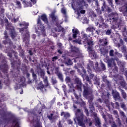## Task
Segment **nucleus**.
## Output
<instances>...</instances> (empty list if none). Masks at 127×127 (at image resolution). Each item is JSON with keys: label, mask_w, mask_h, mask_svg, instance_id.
<instances>
[{"label": "nucleus", "mask_w": 127, "mask_h": 127, "mask_svg": "<svg viewBox=\"0 0 127 127\" xmlns=\"http://www.w3.org/2000/svg\"><path fill=\"white\" fill-rule=\"evenodd\" d=\"M75 119L77 124L80 127H86V124L88 123V118L84 116V114L80 109H77L75 112Z\"/></svg>", "instance_id": "f257e3e1"}, {"label": "nucleus", "mask_w": 127, "mask_h": 127, "mask_svg": "<svg viewBox=\"0 0 127 127\" xmlns=\"http://www.w3.org/2000/svg\"><path fill=\"white\" fill-rule=\"evenodd\" d=\"M50 17L51 18V21H50V24L51 25H56L58 26V28L60 29L59 31H62L64 28L59 25V19H58V16L55 15V12H52L50 15Z\"/></svg>", "instance_id": "f03ea898"}, {"label": "nucleus", "mask_w": 127, "mask_h": 127, "mask_svg": "<svg viewBox=\"0 0 127 127\" xmlns=\"http://www.w3.org/2000/svg\"><path fill=\"white\" fill-rule=\"evenodd\" d=\"M81 37H78L76 39V40H74L72 41V42H75V43H78V44H82V39H83L84 41H83V42H85V41H87L88 40V34L83 33L82 34Z\"/></svg>", "instance_id": "7ed1b4c3"}, {"label": "nucleus", "mask_w": 127, "mask_h": 127, "mask_svg": "<svg viewBox=\"0 0 127 127\" xmlns=\"http://www.w3.org/2000/svg\"><path fill=\"white\" fill-rule=\"evenodd\" d=\"M74 84H76V87L78 91L82 92V87L84 86V84L82 83V80L78 77H76L74 79Z\"/></svg>", "instance_id": "20e7f679"}, {"label": "nucleus", "mask_w": 127, "mask_h": 127, "mask_svg": "<svg viewBox=\"0 0 127 127\" xmlns=\"http://www.w3.org/2000/svg\"><path fill=\"white\" fill-rule=\"evenodd\" d=\"M86 86L85 85H83V95L84 97H88L92 94V90L90 89V87H88V83H86Z\"/></svg>", "instance_id": "39448f33"}, {"label": "nucleus", "mask_w": 127, "mask_h": 127, "mask_svg": "<svg viewBox=\"0 0 127 127\" xmlns=\"http://www.w3.org/2000/svg\"><path fill=\"white\" fill-rule=\"evenodd\" d=\"M29 115L32 116L33 120H34V117H36V118H38L39 117L40 118L42 117V114H41V111H38L36 109H34L32 111H31L28 112Z\"/></svg>", "instance_id": "423d86ee"}, {"label": "nucleus", "mask_w": 127, "mask_h": 127, "mask_svg": "<svg viewBox=\"0 0 127 127\" xmlns=\"http://www.w3.org/2000/svg\"><path fill=\"white\" fill-rule=\"evenodd\" d=\"M7 30H8L12 39H15V37L17 36V32L15 31L14 27H10V28L8 29Z\"/></svg>", "instance_id": "0eeeda50"}, {"label": "nucleus", "mask_w": 127, "mask_h": 127, "mask_svg": "<svg viewBox=\"0 0 127 127\" xmlns=\"http://www.w3.org/2000/svg\"><path fill=\"white\" fill-rule=\"evenodd\" d=\"M109 17L110 20H113V22H117L119 19V14L116 12H111Z\"/></svg>", "instance_id": "6e6552de"}, {"label": "nucleus", "mask_w": 127, "mask_h": 127, "mask_svg": "<svg viewBox=\"0 0 127 127\" xmlns=\"http://www.w3.org/2000/svg\"><path fill=\"white\" fill-rule=\"evenodd\" d=\"M115 122L114 121L113 124H112L111 127H121L122 126V123L121 122V119H120V117H116Z\"/></svg>", "instance_id": "1a4fd4ad"}, {"label": "nucleus", "mask_w": 127, "mask_h": 127, "mask_svg": "<svg viewBox=\"0 0 127 127\" xmlns=\"http://www.w3.org/2000/svg\"><path fill=\"white\" fill-rule=\"evenodd\" d=\"M80 105L81 108L84 109V113H85V115H86L87 117H89L90 116V113H89V110H88V109H87V107H86V103L84 101H82V102L80 103Z\"/></svg>", "instance_id": "9d476101"}, {"label": "nucleus", "mask_w": 127, "mask_h": 127, "mask_svg": "<svg viewBox=\"0 0 127 127\" xmlns=\"http://www.w3.org/2000/svg\"><path fill=\"white\" fill-rule=\"evenodd\" d=\"M112 96L116 101H120L121 100V96L120 95V93L117 91L112 90Z\"/></svg>", "instance_id": "9b49d317"}, {"label": "nucleus", "mask_w": 127, "mask_h": 127, "mask_svg": "<svg viewBox=\"0 0 127 127\" xmlns=\"http://www.w3.org/2000/svg\"><path fill=\"white\" fill-rule=\"evenodd\" d=\"M37 24H39V25H38V29L41 30V32H44V31H45V27L44 26H43V25H42L40 18L38 19Z\"/></svg>", "instance_id": "f8f14e48"}, {"label": "nucleus", "mask_w": 127, "mask_h": 127, "mask_svg": "<svg viewBox=\"0 0 127 127\" xmlns=\"http://www.w3.org/2000/svg\"><path fill=\"white\" fill-rule=\"evenodd\" d=\"M70 52L72 56H76L77 53L79 52V49H78V48H76L75 46H71Z\"/></svg>", "instance_id": "ddd939ff"}, {"label": "nucleus", "mask_w": 127, "mask_h": 127, "mask_svg": "<svg viewBox=\"0 0 127 127\" xmlns=\"http://www.w3.org/2000/svg\"><path fill=\"white\" fill-rule=\"evenodd\" d=\"M29 38H30V35L29 32H27L24 35V37L23 38V42H25V44L29 43Z\"/></svg>", "instance_id": "4468645a"}, {"label": "nucleus", "mask_w": 127, "mask_h": 127, "mask_svg": "<svg viewBox=\"0 0 127 127\" xmlns=\"http://www.w3.org/2000/svg\"><path fill=\"white\" fill-rule=\"evenodd\" d=\"M18 62L19 63H17V62L15 60L11 62V67H12L13 68H18V67H19L20 65L21 64L20 63V60H18Z\"/></svg>", "instance_id": "2eb2a0df"}, {"label": "nucleus", "mask_w": 127, "mask_h": 127, "mask_svg": "<svg viewBox=\"0 0 127 127\" xmlns=\"http://www.w3.org/2000/svg\"><path fill=\"white\" fill-rule=\"evenodd\" d=\"M99 42L102 46H106V45H108V40H107V39H101L99 38L98 39Z\"/></svg>", "instance_id": "dca6fc26"}, {"label": "nucleus", "mask_w": 127, "mask_h": 127, "mask_svg": "<svg viewBox=\"0 0 127 127\" xmlns=\"http://www.w3.org/2000/svg\"><path fill=\"white\" fill-rule=\"evenodd\" d=\"M107 123H109L110 124L111 127L114 123V118H113V116L110 114L107 115Z\"/></svg>", "instance_id": "f3484780"}, {"label": "nucleus", "mask_w": 127, "mask_h": 127, "mask_svg": "<svg viewBox=\"0 0 127 127\" xmlns=\"http://www.w3.org/2000/svg\"><path fill=\"white\" fill-rule=\"evenodd\" d=\"M41 18L46 24H47V25H49V22H48V19L47 18V16L46 14H43L41 16Z\"/></svg>", "instance_id": "a211bd4d"}, {"label": "nucleus", "mask_w": 127, "mask_h": 127, "mask_svg": "<svg viewBox=\"0 0 127 127\" xmlns=\"http://www.w3.org/2000/svg\"><path fill=\"white\" fill-rule=\"evenodd\" d=\"M4 21L5 22V29H6V30H7V29H9L10 27H13L12 26H11V25H10V24H9V22H8V20L7 19V18H5L4 19Z\"/></svg>", "instance_id": "6ab92c4d"}, {"label": "nucleus", "mask_w": 127, "mask_h": 127, "mask_svg": "<svg viewBox=\"0 0 127 127\" xmlns=\"http://www.w3.org/2000/svg\"><path fill=\"white\" fill-rule=\"evenodd\" d=\"M72 33L73 38H77V35H79V34H80V31H79L77 29H73Z\"/></svg>", "instance_id": "aec40b11"}, {"label": "nucleus", "mask_w": 127, "mask_h": 127, "mask_svg": "<svg viewBox=\"0 0 127 127\" xmlns=\"http://www.w3.org/2000/svg\"><path fill=\"white\" fill-rule=\"evenodd\" d=\"M44 87L45 85L43 84L42 81H40L39 83L38 84V87H37V89L42 90V93H44L43 91V89H44Z\"/></svg>", "instance_id": "412c9836"}, {"label": "nucleus", "mask_w": 127, "mask_h": 127, "mask_svg": "<svg viewBox=\"0 0 127 127\" xmlns=\"http://www.w3.org/2000/svg\"><path fill=\"white\" fill-rule=\"evenodd\" d=\"M121 10L124 16H127V3H125V5L122 6Z\"/></svg>", "instance_id": "4be33fe9"}, {"label": "nucleus", "mask_w": 127, "mask_h": 127, "mask_svg": "<svg viewBox=\"0 0 127 127\" xmlns=\"http://www.w3.org/2000/svg\"><path fill=\"white\" fill-rule=\"evenodd\" d=\"M30 73H32V76L34 81H37V75L35 74L34 72V69L33 68H31L30 70Z\"/></svg>", "instance_id": "5701e85b"}, {"label": "nucleus", "mask_w": 127, "mask_h": 127, "mask_svg": "<svg viewBox=\"0 0 127 127\" xmlns=\"http://www.w3.org/2000/svg\"><path fill=\"white\" fill-rule=\"evenodd\" d=\"M19 56H20V57H22V59H23L24 60H26V57H25L24 51H23V50H19Z\"/></svg>", "instance_id": "b1692460"}, {"label": "nucleus", "mask_w": 127, "mask_h": 127, "mask_svg": "<svg viewBox=\"0 0 127 127\" xmlns=\"http://www.w3.org/2000/svg\"><path fill=\"white\" fill-rule=\"evenodd\" d=\"M111 106L113 109L120 110V104H119V102H115V103L111 102Z\"/></svg>", "instance_id": "393cba45"}, {"label": "nucleus", "mask_w": 127, "mask_h": 127, "mask_svg": "<svg viewBox=\"0 0 127 127\" xmlns=\"http://www.w3.org/2000/svg\"><path fill=\"white\" fill-rule=\"evenodd\" d=\"M22 3L23 5H24V6H25L26 7H28V6L31 7V6H32V3L30 1L24 0L23 1Z\"/></svg>", "instance_id": "a878e982"}, {"label": "nucleus", "mask_w": 127, "mask_h": 127, "mask_svg": "<svg viewBox=\"0 0 127 127\" xmlns=\"http://www.w3.org/2000/svg\"><path fill=\"white\" fill-rule=\"evenodd\" d=\"M61 117H63L64 118V119H65V120H67V118H70V114L68 112H63L61 113Z\"/></svg>", "instance_id": "bb28decb"}, {"label": "nucleus", "mask_w": 127, "mask_h": 127, "mask_svg": "<svg viewBox=\"0 0 127 127\" xmlns=\"http://www.w3.org/2000/svg\"><path fill=\"white\" fill-rule=\"evenodd\" d=\"M100 51L101 52V54H102V55H103V56H105V55H106V54H107L108 52V50H106V48L104 47H102L100 49Z\"/></svg>", "instance_id": "cd10ccee"}, {"label": "nucleus", "mask_w": 127, "mask_h": 127, "mask_svg": "<svg viewBox=\"0 0 127 127\" xmlns=\"http://www.w3.org/2000/svg\"><path fill=\"white\" fill-rule=\"evenodd\" d=\"M101 120H100V118H99V117L95 118V126L97 127H101Z\"/></svg>", "instance_id": "c85d7f7f"}, {"label": "nucleus", "mask_w": 127, "mask_h": 127, "mask_svg": "<svg viewBox=\"0 0 127 127\" xmlns=\"http://www.w3.org/2000/svg\"><path fill=\"white\" fill-rule=\"evenodd\" d=\"M12 124H15V126L16 127H19V123H18V119L15 117L12 118Z\"/></svg>", "instance_id": "c756f323"}, {"label": "nucleus", "mask_w": 127, "mask_h": 127, "mask_svg": "<svg viewBox=\"0 0 127 127\" xmlns=\"http://www.w3.org/2000/svg\"><path fill=\"white\" fill-rule=\"evenodd\" d=\"M95 27L94 26H89L86 28V31L88 32H91L92 33H94V31L95 30Z\"/></svg>", "instance_id": "7c9ffc66"}, {"label": "nucleus", "mask_w": 127, "mask_h": 127, "mask_svg": "<svg viewBox=\"0 0 127 127\" xmlns=\"http://www.w3.org/2000/svg\"><path fill=\"white\" fill-rule=\"evenodd\" d=\"M89 55L90 57L91 58V59H96L97 58V54H96L95 51L91 52V53L89 52Z\"/></svg>", "instance_id": "2f4dec72"}, {"label": "nucleus", "mask_w": 127, "mask_h": 127, "mask_svg": "<svg viewBox=\"0 0 127 127\" xmlns=\"http://www.w3.org/2000/svg\"><path fill=\"white\" fill-rule=\"evenodd\" d=\"M21 71H22L23 74L25 75V74H26V73L28 72V69H27V66H26V65H24V66H23L21 68Z\"/></svg>", "instance_id": "473e14b6"}, {"label": "nucleus", "mask_w": 127, "mask_h": 127, "mask_svg": "<svg viewBox=\"0 0 127 127\" xmlns=\"http://www.w3.org/2000/svg\"><path fill=\"white\" fill-rule=\"evenodd\" d=\"M65 64L66 65H72L73 64V62H72V61L71 59H69V58H66L65 60Z\"/></svg>", "instance_id": "72a5a7b5"}, {"label": "nucleus", "mask_w": 127, "mask_h": 127, "mask_svg": "<svg viewBox=\"0 0 127 127\" xmlns=\"http://www.w3.org/2000/svg\"><path fill=\"white\" fill-rule=\"evenodd\" d=\"M58 79L61 81L63 82L64 81V79L63 78V74L62 72H60V73L57 74Z\"/></svg>", "instance_id": "f704fd0d"}, {"label": "nucleus", "mask_w": 127, "mask_h": 127, "mask_svg": "<svg viewBox=\"0 0 127 127\" xmlns=\"http://www.w3.org/2000/svg\"><path fill=\"white\" fill-rule=\"evenodd\" d=\"M3 67V72L4 73H7V69H8V65L6 64H4L2 65Z\"/></svg>", "instance_id": "c9c22d12"}, {"label": "nucleus", "mask_w": 127, "mask_h": 127, "mask_svg": "<svg viewBox=\"0 0 127 127\" xmlns=\"http://www.w3.org/2000/svg\"><path fill=\"white\" fill-rule=\"evenodd\" d=\"M38 74L41 76V78H44L45 75L44 70L42 69H40V70L38 71Z\"/></svg>", "instance_id": "e433bc0d"}, {"label": "nucleus", "mask_w": 127, "mask_h": 127, "mask_svg": "<svg viewBox=\"0 0 127 127\" xmlns=\"http://www.w3.org/2000/svg\"><path fill=\"white\" fill-rule=\"evenodd\" d=\"M103 81L105 82V84L107 85L108 87H110L111 86V84H110V81L107 79V76L103 77Z\"/></svg>", "instance_id": "4c0bfd02"}, {"label": "nucleus", "mask_w": 127, "mask_h": 127, "mask_svg": "<svg viewBox=\"0 0 127 127\" xmlns=\"http://www.w3.org/2000/svg\"><path fill=\"white\" fill-rule=\"evenodd\" d=\"M121 92L123 99H124L125 100H127V93H126V92H125V90L121 89Z\"/></svg>", "instance_id": "58836bf2"}, {"label": "nucleus", "mask_w": 127, "mask_h": 127, "mask_svg": "<svg viewBox=\"0 0 127 127\" xmlns=\"http://www.w3.org/2000/svg\"><path fill=\"white\" fill-rule=\"evenodd\" d=\"M125 46L124 45V40H123L122 39H120V43H118L116 45V46L118 48H120L121 46Z\"/></svg>", "instance_id": "ea45409f"}, {"label": "nucleus", "mask_w": 127, "mask_h": 127, "mask_svg": "<svg viewBox=\"0 0 127 127\" xmlns=\"http://www.w3.org/2000/svg\"><path fill=\"white\" fill-rule=\"evenodd\" d=\"M43 82L45 84V87H48L49 86V83H48V78L47 77H46L45 78H44Z\"/></svg>", "instance_id": "a19ab883"}, {"label": "nucleus", "mask_w": 127, "mask_h": 127, "mask_svg": "<svg viewBox=\"0 0 127 127\" xmlns=\"http://www.w3.org/2000/svg\"><path fill=\"white\" fill-rule=\"evenodd\" d=\"M89 109L90 110V112H94L95 111V107H94V103H89Z\"/></svg>", "instance_id": "79ce46f5"}, {"label": "nucleus", "mask_w": 127, "mask_h": 127, "mask_svg": "<svg viewBox=\"0 0 127 127\" xmlns=\"http://www.w3.org/2000/svg\"><path fill=\"white\" fill-rule=\"evenodd\" d=\"M68 92L69 93H75V87H74V86H73V85H71L70 87H69V89L68 90Z\"/></svg>", "instance_id": "37998d69"}, {"label": "nucleus", "mask_w": 127, "mask_h": 127, "mask_svg": "<svg viewBox=\"0 0 127 127\" xmlns=\"http://www.w3.org/2000/svg\"><path fill=\"white\" fill-rule=\"evenodd\" d=\"M60 68H59V67L57 66L55 68V73L56 74V75L61 73L62 72L60 71Z\"/></svg>", "instance_id": "c03bdc74"}, {"label": "nucleus", "mask_w": 127, "mask_h": 127, "mask_svg": "<svg viewBox=\"0 0 127 127\" xmlns=\"http://www.w3.org/2000/svg\"><path fill=\"white\" fill-rule=\"evenodd\" d=\"M121 50H122V53H124V54L127 53V47L126 46H123L121 48Z\"/></svg>", "instance_id": "a18cd8bd"}, {"label": "nucleus", "mask_w": 127, "mask_h": 127, "mask_svg": "<svg viewBox=\"0 0 127 127\" xmlns=\"http://www.w3.org/2000/svg\"><path fill=\"white\" fill-rule=\"evenodd\" d=\"M87 43L88 44V45L89 46H93L94 45V41H93V40H90V39H88L87 40Z\"/></svg>", "instance_id": "49530a36"}, {"label": "nucleus", "mask_w": 127, "mask_h": 127, "mask_svg": "<svg viewBox=\"0 0 127 127\" xmlns=\"http://www.w3.org/2000/svg\"><path fill=\"white\" fill-rule=\"evenodd\" d=\"M100 67L101 68V71H105L106 70V65L103 62L101 63Z\"/></svg>", "instance_id": "de8ad7c7"}, {"label": "nucleus", "mask_w": 127, "mask_h": 127, "mask_svg": "<svg viewBox=\"0 0 127 127\" xmlns=\"http://www.w3.org/2000/svg\"><path fill=\"white\" fill-rule=\"evenodd\" d=\"M51 83L54 86L56 85V84H57V80H56V78H54L53 77H52L51 78Z\"/></svg>", "instance_id": "09e8293b"}, {"label": "nucleus", "mask_w": 127, "mask_h": 127, "mask_svg": "<svg viewBox=\"0 0 127 127\" xmlns=\"http://www.w3.org/2000/svg\"><path fill=\"white\" fill-rule=\"evenodd\" d=\"M120 84L124 88H125V87H126V86H127V83L126 82V81H125V80H122L120 81Z\"/></svg>", "instance_id": "8fccbe9b"}, {"label": "nucleus", "mask_w": 127, "mask_h": 127, "mask_svg": "<svg viewBox=\"0 0 127 127\" xmlns=\"http://www.w3.org/2000/svg\"><path fill=\"white\" fill-rule=\"evenodd\" d=\"M85 80L89 83V85H92V80L90 79L88 75L85 76Z\"/></svg>", "instance_id": "3c124183"}, {"label": "nucleus", "mask_w": 127, "mask_h": 127, "mask_svg": "<svg viewBox=\"0 0 127 127\" xmlns=\"http://www.w3.org/2000/svg\"><path fill=\"white\" fill-rule=\"evenodd\" d=\"M93 46H88L87 47V50L88 51V53L93 52L94 51L93 50Z\"/></svg>", "instance_id": "603ef678"}, {"label": "nucleus", "mask_w": 127, "mask_h": 127, "mask_svg": "<svg viewBox=\"0 0 127 127\" xmlns=\"http://www.w3.org/2000/svg\"><path fill=\"white\" fill-rule=\"evenodd\" d=\"M65 81L66 82V84L70 83L71 82V78H70L69 76H66Z\"/></svg>", "instance_id": "864d4df0"}, {"label": "nucleus", "mask_w": 127, "mask_h": 127, "mask_svg": "<svg viewBox=\"0 0 127 127\" xmlns=\"http://www.w3.org/2000/svg\"><path fill=\"white\" fill-rule=\"evenodd\" d=\"M107 62H108V65L110 66V67H112V63L113 62V59H107Z\"/></svg>", "instance_id": "5fc2aeb1"}, {"label": "nucleus", "mask_w": 127, "mask_h": 127, "mask_svg": "<svg viewBox=\"0 0 127 127\" xmlns=\"http://www.w3.org/2000/svg\"><path fill=\"white\" fill-rule=\"evenodd\" d=\"M54 116V114L53 113H51L50 115H48V118L50 121H52L53 120V116Z\"/></svg>", "instance_id": "6e6d98bb"}, {"label": "nucleus", "mask_w": 127, "mask_h": 127, "mask_svg": "<svg viewBox=\"0 0 127 127\" xmlns=\"http://www.w3.org/2000/svg\"><path fill=\"white\" fill-rule=\"evenodd\" d=\"M4 37L5 40H7V39H8V35H7V32H6V31H4Z\"/></svg>", "instance_id": "4d7b16f0"}, {"label": "nucleus", "mask_w": 127, "mask_h": 127, "mask_svg": "<svg viewBox=\"0 0 127 127\" xmlns=\"http://www.w3.org/2000/svg\"><path fill=\"white\" fill-rule=\"evenodd\" d=\"M62 88L64 94H66V92H67V86L65 85H64L62 86Z\"/></svg>", "instance_id": "13d9d810"}, {"label": "nucleus", "mask_w": 127, "mask_h": 127, "mask_svg": "<svg viewBox=\"0 0 127 127\" xmlns=\"http://www.w3.org/2000/svg\"><path fill=\"white\" fill-rule=\"evenodd\" d=\"M4 21H3V19L0 18V25H1V26H2V27H3L4 25Z\"/></svg>", "instance_id": "bf43d9fd"}, {"label": "nucleus", "mask_w": 127, "mask_h": 127, "mask_svg": "<svg viewBox=\"0 0 127 127\" xmlns=\"http://www.w3.org/2000/svg\"><path fill=\"white\" fill-rule=\"evenodd\" d=\"M111 33L112 30H107V31L105 32L106 35H111Z\"/></svg>", "instance_id": "052dcab7"}, {"label": "nucleus", "mask_w": 127, "mask_h": 127, "mask_svg": "<svg viewBox=\"0 0 127 127\" xmlns=\"http://www.w3.org/2000/svg\"><path fill=\"white\" fill-rule=\"evenodd\" d=\"M120 114L122 117H123V118H125L126 117V114H125V112L122 110H120Z\"/></svg>", "instance_id": "680f3d73"}, {"label": "nucleus", "mask_w": 127, "mask_h": 127, "mask_svg": "<svg viewBox=\"0 0 127 127\" xmlns=\"http://www.w3.org/2000/svg\"><path fill=\"white\" fill-rule=\"evenodd\" d=\"M102 118H103V119H104L105 122H106V123H108V119H107V116H106V115L105 114H102Z\"/></svg>", "instance_id": "e2e57ef3"}, {"label": "nucleus", "mask_w": 127, "mask_h": 127, "mask_svg": "<svg viewBox=\"0 0 127 127\" xmlns=\"http://www.w3.org/2000/svg\"><path fill=\"white\" fill-rule=\"evenodd\" d=\"M114 52H115V51H114V50H111L109 52L110 56H112V57H114Z\"/></svg>", "instance_id": "0e129e2a"}, {"label": "nucleus", "mask_w": 127, "mask_h": 127, "mask_svg": "<svg viewBox=\"0 0 127 127\" xmlns=\"http://www.w3.org/2000/svg\"><path fill=\"white\" fill-rule=\"evenodd\" d=\"M109 4L112 6V7H114L115 5L113 4V0H107Z\"/></svg>", "instance_id": "69168bd1"}, {"label": "nucleus", "mask_w": 127, "mask_h": 127, "mask_svg": "<svg viewBox=\"0 0 127 127\" xmlns=\"http://www.w3.org/2000/svg\"><path fill=\"white\" fill-rule=\"evenodd\" d=\"M16 5H17L18 7H19V8L21 7V3H20V1L17 0L16 1Z\"/></svg>", "instance_id": "338daca9"}, {"label": "nucleus", "mask_w": 127, "mask_h": 127, "mask_svg": "<svg viewBox=\"0 0 127 127\" xmlns=\"http://www.w3.org/2000/svg\"><path fill=\"white\" fill-rule=\"evenodd\" d=\"M58 57L57 56H55L52 58V60L53 62H55V61H56V60H58Z\"/></svg>", "instance_id": "774afa93"}]
</instances>
